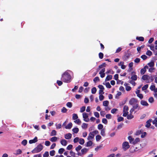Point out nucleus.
Segmentation results:
<instances>
[{
  "label": "nucleus",
  "instance_id": "obj_1",
  "mask_svg": "<svg viewBox=\"0 0 157 157\" xmlns=\"http://www.w3.org/2000/svg\"><path fill=\"white\" fill-rule=\"evenodd\" d=\"M71 77L70 74L67 72H64L62 76L61 80L65 82H69Z\"/></svg>",
  "mask_w": 157,
  "mask_h": 157
},
{
  "label": "nucleus",
  "instance_id": "obj_2",
  "mask_svg": "<svg viewBox=\"0 0 157 157\" xmlns=\"http://www.w3.org/2000/svg\"><path fill=\"white\" fill-rule=\"evenodd\" d=\"M43 145L40 144H39L31 151V152L33 154L39 152L43 149Z\"/></svg>",
  "mask_w": 157,
  "mask_h": 157
},
{
  "label": "nucleus",
  "instance_id": "obj_3",
  "mask_svg": "<svg viewBox=\"0 0 157 157\" xmlns=\"http://www.w3.org/2000/svg\"><path fill=\"white\" fill-rule=\"evenodd\" d=\"M137 109L138 110L141 109V108L139 106V104L137 103L132 105V108L130 109V112H133L135 109Z\"/></svg>",
  "mask_w": 157,
  "mask_h": 157
},
{
  "label": "nucleus",
  "instance_id": "obj_4",
  "mask_svg": "<svg viewBox=\"0 0 157 157\" xmlns=\"http://www.w3.org/2000/svg\"><path fill=\"white\" fill-rule=\"evenodd\" d=\"M122 148L124 151H126L129 147V143L128 142H124L122 144Z\"/></svg>",
  "mask_w": 157,
  "mask_h": 157
},
{
  "label": "nucleus",
  "instance_id": "obj_5",
  "mask_svg": "<svg viewBox=\"0 0 157 157\" xmlns=\"http://www.w3.org/2000/svg\"><path fill=\"white\" fill-rule=\"evenodd\" d=\"M138 102V101L135 98H132L129 101V104L132 105H133Z\"/></svg>",
  "mask_w": 157,
  "mask_h": 157
},
{
  "label": "nucleus",
  "instance_id": "obj_6",
  "mask_svg": "<svg viewBox=\"0 0 157 157\" xmlns=\"http://www.w3.org/2000/svg\"><path fill=\"white\" fill-rule=\"evenodd\" d=\"M82 115L84 121L86 122L89 121V119L88 118V114L86 113H83L82 114Z\"/></svg>",
  "mask_w": 157,
  "mask_h": 157
},
{
  "label": "nucleus",
  "instance_id": "obj_7",
  "mask_svg": "<svg viewBox=\"0 0 157 157\" xmlns=\"http://www.w3.org/2000/svg\"><path fill=\"white\" fill-rule=\"evenodd\" d=\"M37 137L36 136H35L33 139L29 140V143L30 144H32L33 143H35L36 142H37Z\"/></svg>",
  "mask_w": 157,
  "mask_h": 157
},
{
  "label": "nucleus",
  "instance_id": "obj_8",
  "mask_svg": "<svg viewBox=\"0 0 157 157\" xmlns=\"http://www.w3.org/2000/svg\"><path fill=\"white\" fill-rule=\"evenodd\" d=\"M94 136V134L93 133V132H90L89 136L87 137V140H89L90 139H93Z\"/></svg>",
  "mask_w": 157,
  "mask_h": 157
},
{
  "label": "nucleus",
  "instance_id": "obj_9",
  "mask_svg": "<svg viewBox=\"0 0 157 157\" xmlns=\"http://www.w3.org/2000/svg\"><path fill=\"white\" fill-rule=\"evenodd\" d=\"M152 121L151 119H150L147 121L146 122V124L145 125V127L147 128H149L151 126L150 123Z\"/></svg>",
  "mask_w": 157,
  "mask_h": 157
},
{
  "label": "nucleus",
  "instance_id": "obj_10",
  "mask_svg": "<svg viewBox=\"0 0 157 157\" xmlns=\"http://www.w3.org/2000/svg\"><path fill=\"white\" fill-rule=\"evenodd\" d=\"M142 78L144 80H145L149 79L150 78V77L148 75H144L142 76Z\"/></svg>",
  "mask_w": 157,
  "mask_h": 157
},
{
  "label": "nucleus",
  "instance_id": "obj_11",
  "mask_svg": "<svg viewBox=\"0 0 157 157\" xmlns=\"http://www.w3.org/2000/svg\"><path fill=\"white\" fill-rule=\"evenodd\" d=\"M72 137V135L70 133H68L66 134L65 135V138L66 139H70Z\"/></svg>",
  "mask_w": 157,
  "mask_h": 157
},
{
  "label": "nucleus",
  "instance_id": "obj_12",
  "mask_svg": "<svg viewBox=\"0 0 157 157\" xmlns=\"http://www.w3.org/2000/svg\"><path fill=\"white\" fill-rule=\"evenodd\" d=\"M128 84L127 83H125L124 85L126 86L125 89L127 91H129L131 89V87L129 86H128Z\"/></svg>",
  "mask_w": 157,
  "mask_h": 157
},
{
  "label": "nucleus",
  "instance_id": "obj_13",
  "mask_svg": "<svg viewBox=\"0 0 157 157\" xmlns=\"http://www.w3.org/2000/svg\"><path fill=\"white\" fill-rule=\"evenodd\" d=\"M60 143L62 145L66 146L67 144V141L66 140L63 139L61 141Z\"/></svg>",
  "mask_w": 157,
  "mask_h": 157
},
{
  "label": "nucleus",
  "instance_id": "obj_14",
  "mask_svg": "<svg viewBox=\"0 0 157 157\" xmlns=\"http://www.w3.org/2000/svg\"><path fill=\"white\" fill-rule=\"evenodd\" d=\"M72 126V123L71 122H70L67 126H65V127L66 129H70L71 128Z\"/></svg>",
  "mask_w": 157,
  "mask_h": 157
},
{
  "label": "nucleus",
  "instance_id": "obj_15",
  "mask_svg": "<svg viewBox=\"0 0 157 157\" xmlns=\"http://www.w3.org/2000/svg\"><path fill=\"white\" fill-rule=\"evenodd\" d=\"M132 112H130V114L127 116V119L130 120L133 118L134 116L132 114Z\"/></svg>",
  "mask_w": 157,
  "mask_h": 157
},
{
  "label": "nucleus",
  "instance_id": "obj_16",
  "mask_svg": "<svg viewBox=\"0 0 157 157\" xmlns=\"http://www.w3.org/2000/svg\"><path fill=\"white\" fill-rule=\"evenodd\" d=\"M140 103L141 105L144 106H146L148 105V104L147 102L144 100H141L140 101Z\"/></svg>",
  "mask_w": 157,
  "mask_h": 157
},
{
  "label": "nucleus",
  "instance_id": "obj_17",
  "mask_svg": "<svg viewBox=\"0 0 157 157\" xmlns=\"http://www.w3.org/2000/svg\"><path fill=\"white\" fill-rule=\"evenodd\" d=\"M112 78V76L111 75H108L106 77L105 79V81H109Z\"/></svg>",
  "mask_w": 157,
  "mask_h": 157
},
{
  "label": "nucleus",
  "instance_id": "obj_18",
  "mask_svg": "<svg viewBox=\"0 0 157 157\" xmlns=\"http://www.w3.org/2000/svg\"><path fill=\"white\" fill-rule=\"evenodd\" d=\"M136 39L140 41H143L144 40V38L142 36L137 37Z\"/></svg>",
  "mask_w": 157,
  "mask_h": 157
},
{
  "label": "nucleus",
  "instance_id": "obj_19",
  "mask_svg": "<svg viewBox=\"0 0 157 157\" xmlns=\"http://www.w3.org/2000/svg\"><path fill=\"white\" fill-rule=\"evenodd\" d=\"M87 150L88 149L85 148L82 149L81 150L82 154H84L86 153L87 152Z\"/></svg>",
  "mask_w": 157,
  "mask_h": 157
},
{
  "label": "nucleus",
  "instance_id": "obj_20",
  "mask_svg": "<svg viewBox=\"0 0 157 157\" xmlns=\"http://www.w3.org/2000/svg\"><path fill=\"white\" fill-rule=\"evenodd\" d=\"M133 66V63L132 62H131L129 64L128 66L130 68V71H131L132 70V67Z\"/></svg>",
  "mask_w": 157,
  "mask_h": 157
},
{
  "label": "nucleus",
  "instance_id": "obj_21",
  "mask_svg": "<svg viewBox=\"0 0 157 157\" xmlns=\"http://www.w3.org/2000/svg\"><path fill=\"white\" fill-rule=\"evenodd\" d=\"M140 141V139L139 138H137L135 139V140H133L132 143L134 144H137L138 142Z\"/></svg>",
  "mask_w": 157,
  "mask_h": 157
},
{
  "label": "nucleus",
  "instance_id": "obj_22",
  "mask_svg": "<svg viewBox=\"0 0 157 157\" xmlns=\"http://www.w3.org/2000/svg\"><path fill=\"white\" fill-rule=\"evenodd\" d=\"M56 132L55 130H53L50 133L51 136H56Z\"/></svg>",
  "mask_w": 157,
  "mask_h": 157
},
{
  "label": "nucleus",
  "instance_id": "obj_23",
  "mask_svg": "<svg viewBox=\"0 0 157 157\" xmlns=\"http://www.w3.org/2000/svg\"><path fill=\"white\" fill-rule=\"evenodd\" d=\"M58 139V138L56 137H53L51 138L50 140L52 142H56V141Z\"/></svg>",
  "mask_w": 157,
  "mask_h": 157
},
{
  "label": "nucleus",
  "instance_id": "obj_24",
  "mask_svg": "<svg viewBox=\"0 0 157 157\" xmlns=\"http://www.w3.org/2000/svg\"><path fill=\"white\" fill-rule=\"evenodd\" d=\"M92 144L93 143L92 141H89L87 142L86 146L87 147H90L92 145Z\"/></svg>",
  "mask_w": 157,
  "mask_h": 157
},
{
  "label": "nucleus",
  "instance_id": "obj_25",
  "mask_svg": "<svg viewBox=\"0 0 157 157\" xmlns=\"http://www.w3.org/2000/svg\"><path fill=\"white\" fill-rule=\"evenodd\" d=\"M109 104V102L108 101H105L103 102V105L105 106H107Z\"/></svg>",
  "mask_w": 157,
  "mask_h": 157
},
{
  "label": "nucleus",
  "instance_id": "obj_26",
  "mask_svg": "<svg viewBox=\"0 0 157 157\" xmlns=\"http://www.w3.org/2000/svg\"><path fill=\"white\" fill-rule=\"evenodd\" d=\"M97 91V89L95 87H93L91 89V93L93 94H95Z\"/></svg>",
  "mask_w": 157,
  "mask_h": 157
},
{
  "label": "nucleus",
  "instance_id": "obj_27",
  "mask_svg": "<svg viewBox=\"0 0 157 157\" xmlns=\"http://www.w3.org/2000/svg\"><path fill=\"white\" fill-rule=\"evenodd\" d=\"M72 130L75 133H77L79 131V129L78 128H73Z\"/></svg>",
  "mask_w": 157,
  "mask_h": 157
},
{
  "label": "nucleus",
  "instance_id": "obj_28",
  "mask_svg": "<svg viewBox=\"0 0 157 157\" xmlns=\"http://www.w3.org/2000/svg\"><path fill=\"white\" fill-rule=\"evenodd\" d=\"M128 139L129 140V141L130 143L132 142L134 140V138H133L131 136H128Z\"/></svg>",
  "mask_w": 157,
  "mask_h": 157
},
{
  "label": "nucleus",
  "instance_id": "obj_29",
  "mask_svg": "<svg viewBox=\"0 0 157 157\" xmlns=\"http://www.w3.org/2000/svg\"><path fill=\"white\" fill-rule=\"evenodd\" d=\"M78 116L76 114H73L72 118L73 120H75L78 118Z\"/></svg>",
  "mask_w": 157,
  "mask_h": 157
},
{
  "label": "nucleus",
  "instance_id": "obj_30",
  "mask_svg": "<svg viewBox=\"0 0 157 157\" xmlns=\"http://www.w3.org/2000/svg\"><path fill=\"white\" fill-rule=\"evenodd\" d=\"M101 138V136L99 135H97L96 136V140L97 141H99Z\"/></svg>",
  "mask_w": 157,
  "mask_h": 157
},
{
  "label": "nucleus",
  "instance_id": "obj_31",
  "mask_svg": "<svg viewBox=\"0 0 157 157\" xmlns=\"http://www.w3.org/2000/svg\"><path fill=\"white\" fill-rule=\"evenodd\" d=\"M146 71V70L145 68H142L141 69L140 73L141 75H144Z\"/></svg>",
  "mask_w": 157,
  "mask_h": 157
},
{
  "label": "nucleus",
  "instance_id": "obj_32",
  "mask_svg": "<svg viewBox=\"0 0 157 157\" xmlns=\"http://www.w3.org/2000/svg\"><path fill=\"white\" fill-rule=\"evenodd\" d=\"M146 54L149 56H151L152 55V52L150 50H147L146 52Z\"/></svg>",
  "mask_w": 157,
  "mask_h": 157
},
{
  "label": "nucleus",
  "instance_id": "obj_33",
  "mask_svg": "<svg viewBox=\"0 0 157 157\" xmlns=\"http://www.w3.org/2000/svg\"><path fill=\"white\" fill-rule=\"evenodd\" d=\"M85 143L84 140L82 138H80L79 139V143L81 145Z\"/></svg>",
  "mask_w": 157,
  "mask_h": 157
},
{
  "label": "nucleus",
  "instance_id": "obj_34",
  "mask_svg": "<svg viewBox=\"0 0 157 157\" xmlns=\"http://www.w3.org/2000/svg\"><path fill=\"white\" fill-rule=\"evenodd\" d=\"M88 126V124L85 123H83L82 125V127L83 128H86Z\"/></svg>",
  "mask_w": 157,
  "mask_h": 157
},
{
  "label": "nucleus",
  "instance_id": "obj_35",
  "mask_svg": "<svg viewBox=\"0 0 157 157\" xmlns=\"http://www.w3.org/2000/svg\"><path fill=\"white\" fill-rule=\"evenodd\" d=\"M148 84H146L144 85L142 88V90H146L148 87Z\"/></svg>",
  "mask_w": 157,
  "mask_h": 157
},
{
  "label": "nucleus",
  "instance_id": "obj_36",
  "mask_svg": "<svg viewBox=\"0 0 157 157\" xmlns=\"http://www.w3.org/2000/svg\"><path fill=\"white\" fill-rule=\"evenodd\" d=\"M148 65L150 67H153L154 66V63L153 61H151L148 64Z\"/></svg>",
  "mask_w": 157,
  "mask_h": 157
},
{
  "label": "nucleus",
  "instance_id": "obj_37",
  "mask_svg": "<svg viewBox=\"0 0 157 157\" xmlns=\"http://www.w3.org/2000/svg\"><path fill=\"white\" fill-rule=\"evenodd\" d=\"M65 151V150L63 148H60L59 150L58 153L59 154H62L64 151Z\"/></svg>",
  "mask_w": 157,
  "mask_h": 157
},
{
  "label": "nucleus",
  "instance_id": "obj_38",
  "mask_svg": "<svg viewBox=\"0 0 157 157\" xmlns=\"http://www.w3.org/2000/svg\"><path fill=\"white\" fill-rule=\"evenodd\" d=\"M67 106L69 108H71L72 106V103L71 102H68L66 104Z\"/></svg>",
  "mask_w": 157,
  "mask_h": 157
},
{
  "label": "nucleus",
  "instance_id": "obj_39",
  "mask_svg": "<svg viewBox=\"0 0 157 157\" xmlns=\"http://www.w3.org/2000/svg\"><path fill=\"white\" fill-rule=\"evenodd\" d=\"M27 143V141L26 140H23L21 142V144L24 146H25Z\"/></svg>",
  "mask_w": 157,
  "mask_h": 157
},
{
  "label": "nucleus",
  "instance_id": "obj_40",
  "mask_svg": "<svg viewBox=\"0 0 157 157\" xmlns=\"http://www.w3.org/2000/svg\"><path fill=\"white\" fill-rule=\"evenodd\" d=\"M131 79L134 80H136L137 79V76L136 75H132L131 77Z\"/></svg>",
  "mask_w": 157,
  "mask_h": 157
},
{
  "label": "nucleus",
  "instance_id": "obj_41",
  "mask_svg": "<svg viewBox=\"0 0 157 157\" xmlns=\"http://www.w3.org/2000/svg\"><path fill=\"white\" fill-rule=\"evenodd\" d=\"M82 148V146H81V145H78L77 147H76L75 150L77 152H78L80 150V149H81Z\"/></svg>",
  "mask_w": 157,
  "mask_h": 157
},
{
  "label": "nucleus",
  "instance_id": "obj_42",
  "mask_svg": "<svg viewBox=\"0 0 157 157\" xmlns=\"http://www.w3.org/2000/svg\"><path fill=\"white\" fill-rule=\"evenodd\" d=\"M74 122L78 124H80L81 123V121L79 119H76L74 121Z\"/></svg>",
  "mask_w": 157,
  "mask_h": 157
},
{
  "label": "nucleus",
  "instance_id": "obj_43",
  "mask_svg": "<svg viewBox=\"0 0 157 157\" xmlns=\"http://www.w3.org/2000/svg\"><path fill=\"white\" fill-rule=\"evenodd\" d=\"M155 88V86L154 85H151V86L150 87V89L152 91L154 90V91Z\"/></svg>",
  "mask_w": 157,
  "mask_h": 157
},
{
  "label": "nucleus",
  "instance_id": "obj_44",
  "mask_svg": "<svg viewBox=\"0 0 157 157\" xmlns=\"http://www.w3.org/2000/svg\"><path fill=\"white\" fill-rule=\"evenodd\" d=\"M99 57L100 59H102L104 56L102 52H100L98 54Z\"/></svg>",
  "mask_w": 157,
  "mask_h": 157
},
{
  "label": "nucleus",
  "instance_id": "obj_45",
  "mask_svg": "<svg viewBox=\"0 0 157 157\" xmlns=\"http://www.w3.org/2000/svg\"><path fill=\"white\" fill-rule=\"evenodd\" d=\"M148 101L151 103H152L154 101V99L152 97H150L148 99Z\"/></svg>",
  "mask_w": 157,
  "mask_h": 157
},
{
  "label": "nucleus",
  "instance_id": "obj_46",
  "mask_svg": "<svg viewBox=\"0 0 157 157\" xmlns=\"http://www.w3.org/2000/svg\"><path fill=\"white\" fill-rule=\"evenodd\" d=\"M55 153V151L54 150H52L50 152V155L51 156H54Z\"/></svg>",
  "mask_w": 157,
  "mask_h": 157
},
{
  "label": "nucleus",
  "instance_id": "obj_47",
  "mask_svg": "<svg viewBox=\"0 0 157 157\" xmlns=\"http://www.w3.org/2000/svg\"><path fill=\"white\" fill-rule=\"evenodd\" d=\"M22 151L20 149H18L16 151V155L21 154L22 153Z\"/></svg>",
  "mask_w": 157,
  "mask_h": 157
},
{
  "label": "nucleus",
  "instance_id": "obj_48",
  "mask_svg": "<svg viewBox=\"0 0 157 157\" xmlns=\"http://www.w3.org/2000/svg\"><path fill=\"white\" fill-rule=\"evenodd\" d=\"M101 134L102 136H105V130L104 129H102L101 130Z\"/></svg>",
  "mask_w": 157,
  "mask_h": 157
},
{
  "label": "nucleus",
  "instance_id": "obj_49",
  "mask_svg": "<svg viewBox=\"0 0 157 157\" xmlns=\"http://www.w3.org/2000/svg\"><path fill=\"white\" fill-rule=\"evenodd\" d=\"M104 98V96L102 94H100L99 96V99L100 101L103 100Z\"/></svg>",
  "mask_w": 157,
  "mask_h": 157
},
{
  "label": "nucleus",
  "instance_id": "obj_50",
  "mask_svg": "<svg viewBox=\"0 0 157 157\" xmlns=\"http://www.w3.org/2000/svg\"><path fill=\"white\" fill-rule=\"evenodd\" d=\"M128 107L126 105H124L123 108V112L125 111H128Z\"/></svg>",
  "mask_w": 157,
  "mask_h": 157
},
{
  "label": "nucleus",
  "instance_id": "obj_51",
  "mask_svg": "<svg viewBox=\"0 0 157 157\" xmlns=\"http://www.w3.org/2000/svg\"><path fill=\"white\" fill-rule=\"evenodd\" d=\"M49 156V153L48 151H46L43 154V157H48Z\"/></svg>",
  "mask_w": 157,
  "mask_h": 157
},
{
  "label": "nucleus",
  "instance_id": "obj_52",
  "mask_svg": "<svg viewBox=\"0 0 157 157\" xmlns=\"http://www.w3.org/2000/svg\"><path fill=\"white\" fill-rule=\"evenodd\" d=\"M105 86L106 87L108 88H110L111 87V86L109 82H106L105 84Z\"/></svg>",
  "mask_w": 157,
  "mask_h": 157
},
{
  "label": "nucleus",
  "instance_id": "obj_53",
  "mask_svg": "<svg viewBox=\"0 0 157 157\" xmlns=\"http://www.w3.org/2000/svg\"><path fill=\"white\" fill-rule=\"evenodd\" d=\"M123 120H124V118L123 117H119L117 118V121L118 122L123 121Z\"/></svg>",
  "mask_w": 157,
  "mask_h": 157
},
{
  "label": "nucleus",
  "instance_id": "obj_54",
  "mask_svg": "<svg viewBox=\"0 0 157 157\" xmlns=\"http://www.w3.org/2000/svg\"><path fill=\"white\" fill-rule=\"evenodd\" d=\"M106 74L110 73L111 74H113L114 73V72L111 69H110L108 71L106 72Z\"/></svg>",
  "mask_w": 157,
  "mask_h": 157
},
{
  "label": "nucleus",
  "instance_id": "obj_55",
  "mask_svg": "<svg viewBox=\"0 0 157 157\" xmlns=\"http://www.w3.org/2000/svg\"><path fill=\"white\" fill-rule=\"evenodd\" d=\"M103 126L101 124H99L98 125V128L99 129H102L103 128Z\"/></svg>",
  "mask_w": 157,
  "mask_h": 157
},
{
  "label": "nucleus",
  "instance_id": "obj_56",
  "mask_svg": "<svg viewBox=\"0 0 157 157\" xmlns=\"http://www.w3.org/2000/svg\"><path fill=\"white\" fill-rule=\"evenodd\" d=\"M85 106H83L80 108V112L82 113L84 112L85 111Z\"/></svg>",
  "mask_w": 157,
  "mask_h": 157
},
{
  "label": "nucleus",
  "instance_id": "obj_57",
  "mask_svg": "<svg viewBox=\"0 0 157 157\" xmlns=\"http://www.w3.org/2000/svg\"><path fill=\"white\" fill-rule=\"evenodd\" d=\"M141 58L144 60L146 59L147 57L145 55H143L141 56Z\"/></svg>",
  "mask_w": 157,
  "mask_h": 157
},
{
  "label": "nucleus",
  "instance_id": "obj_58",
  "mask_svg": "<svg viewBox=\"0 0 157 157\" xmlns=\"http://www.w3.org/2000/svg\"><path fill=\"white\" fill-rule=\"evenodd\" d=\"M105 117L109 119L111 118L112 116L111 114H107L105 116Z\"/></svg>",
  "mask_w": 157,
  "mask_h": 157
},
{
  "label": "nucleus",
  "instance_id": "obj_59",
  "mask_svg": "<svg viewBox=\"0 0 157 157\" xmlns=\"http://www.w3.org/2000/svg\"><path fill=\"white\" fill-rule=\"evenodd\" d=\"M102 122L105 124H107L108 121L107 119L106 118H103L102 119Z\"/></svg>",
  "mask_w": 157,
  "mask_h": 157
},
{
  "label": "nucleus",
  "instance_id": "obj_60",
  "mask_svg": "<svg viewBox=\"0 0 157 157\" xmlns=\"http://www.w3.org/2000/svg\"><path fill=\"white\" fill-rule=\"evenodd\" d=\"M73 147V145L71 144H70L67 146V150H70Z\"/></svg>",
  "mask_w": 157,
  "mask_h": 157
},
{
  "label": "nucleus",
  "instance_id": "obj_61",
  "mask_svg": "<svg viewBox=\"0 0 157 157\" xmlns=\"http://www.w3.org/2000/svg\"><path fill=\"white\" fill-rule=\"evenodd\" d=\"M67 111V109L65 107H63L61 110V112L63 113H65Z\"/></svg>",
  "mask_w": 157,
  "mask_h": 157
},
{
  "label": "nucleus",
  "instance_id": "obj_62",
  "mask_svg": "<svg viewBox=\"0 0 157 157\" xmlns=\"http://www.w3.org/2000/svg\"><path fill=\"white\" fill-rule=\"evenodd\" d=\"M99 79L98 77H95L93 79L94 82L96 83L97 81H99Z\"/></svg>",
  "mask_w": 157,
  "mask_h": 157
},
{
  "label": "nucleus",
  "instance_id": "obj_63",
  "mask_svg": "<svg viewBox=\"0 0 157 157\" xmlns=\"http://www.w3.org/2000/svg\"><path fill=\"white\" fill-rule=\"evenodd\" d=\"M137 96L140 98V99H142L143 98V96L142 94H137Z\"/></svg>",
  "mask_w": 157,
  "mask_h": 157
},
{
  "label": "nucleus",
  "instance_id": "obj_64",
  "mask_svg": "<svg viewBox=\"0 0 157 157\" xmlns=\"http://www.w3.org/2000/svg\"><path fill=\"white\" fill-rule=\"evenodd\" d=\"M57 83L59 86H60L63 84V82L61 81L58 80H57Z\"/></svg>",
  "mask_w": 157,
  "mask_h": 157
}]
</instances>
